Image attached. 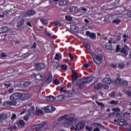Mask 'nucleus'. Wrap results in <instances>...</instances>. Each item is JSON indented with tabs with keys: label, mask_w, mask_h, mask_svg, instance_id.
<instances>
[{
	"label": "nucleus",
	"mask_w": 131,
	"mask_h": 131,
	"mask_svg": "<svg viewBox=\"0 0 131 131\" xmlns=\"http://www.w3.org/2000/svg\"><path fill=\"white\" fill-rule=\"evenodd\" d=\"M76 9H77V7L72 6L69 8V11L71 13H72L73 12H75V11H76Z\"/></svg>",
	"instance_id": "c9c22d12"
},
{
	"label": "nucleus",
	"mask_w": 131,
	"mask_h": 131,
	"mask_svg": "<svg viewBox=\"0 0 131 131\" xmlns=\"http://www.w3.org/2000/svg\"><path fill=\"white\" fill-rule=\"evenodd\" d=\"M96 104H97V105H98V106H100V107H102L103 108V107H105V104H104V103H102V102H100L98 101H96Z\"/></svg>",
	"instance_id": "de8ad7c7"
},
{
	"label": "nucleus",
	"mask_w": 131,
	"mask_h": 131,
	"mask_svg": "<svg viewBox=\"0 0 131 131\" xmlns=\"http://www.w3.org/2000/svg\"><path fill=\"white\" fill-rule=\"evenodd\" d=\"M16 28H17L18 30H23V29H25V26L24 25L17 24L16 25Z\"/></svg>",
	"instance_id": "c756f323"
},
{
	"label": "nucleus",
	"mask_w": 131,
	"mask_h": 131,
	"mask_svg": "<svg viewBox=\"0 0 131 131\" xmlns=\"http://www.w3.org/2000/svg\"><path fill=\"white\" fill-rule=\"evenodd\" d=\"M9 30V27H3L0 28V34L2 33H6V32H8Z\"/></svg>",
	"instance_id": "412c9836"
},
{
	"label": "nucleus",
	"mask_w": 131,
	"mask_h": 131,
	"mask_svg": "<svg viewBox=\"0 0 131 131\" xmlns=\"http://www.w3.org/2000/svg\"><path fill=\"white\" fill-rule=\"evenodd\" d=\"M116 116H117V117H121V118H123V117H124L125 116L124 114L122 113H118V112L116 113Z\"/></svg>",
	"instance_id": "4c0bfd02"
},
{
	"label": "nucleus",
	"mask_w": 131,
	"mask_h": 131,
	"mask_svg": "<svg viewBox=\"0 0 131 131\" xmlns=\"http://www.w3.org/2000/svg\"><path fill=\"white\" fill-rule=\"evenodd\" d=\"M60 92L62 93H65L66 92V86H62L60 88Z\"/></svg>",
	"instance_id": "13d9d810"
},
{
	"label": "nucleus",
	"mask_w": 131,
	"mask_h": 131,
	"mask_svg": "<svg viewBox=\"0 0 131 131\" xmlns=\"http://www.w3.org/2000/svg\"><path fill=\"white\" fill-rule=\"evenodd\" d=\"M123 38H124V42H126V41H127V40L129 38L128 36H126V34H124L123 35Z\"/></svg>",
	"instance_id": "864d4df0"
},
{
	"label": "nucleus",
	"mask_w": 131,
	"mask_h": 131,
	"mask_svg": "<svg viewBox=\"0 0 131 131\" xmlns=\"http://www.w3.org/2000/svg\"><path fill=\"white\" fill-rule=\"evenodd\" d=\"M75 95V92L74 91V89H73L72 91L68 92V97H69V98H73Z\"/></svg>",
	"instance_id": "393cba45"
},
{
	"label": "nucleus",
	"mask_w": 131,
	"mask_h": 131,
	"mask_svg": "<svg viewBox=\"0 0 131 131\" xmlns=\"http://www.w3.org/2000/svg\"><path fill=\"white\" fill-rule=\"evenodd\" d=\"M86 130L87 131H92L93 130V127L90 126V125H86L85 127Z\"/></svg>",
	"instance_id": "c03bdc74"
},
{
	"label": "nucleus",
	"mask_w": 131,
	"mask_h": 131,
	"mask_svg": "<svg viewBox=\"0 0 131 131\" xmlns=\"http://www.w3.org/2000/svg\"><path fill=\"white\" fill-rule=\"evenodd\" d=\"M18 125H20V126H25V122L23 121V120H19L18 123H17Z\"/></svg>",
	"instance_id": "e433bc0d"
},
{
	"label": "nucleus",
	"mask_w": 131,
	"mask_h": 131,
	"mask_svg": "<svg viewBox=\"0 0 131 131\" xmlns=\"http://www.w3.org/2000/svg\"><path fill=\"white\" fill-rule=\"evenodd\" d=\"M62 72H64V71H66L67 70V66H66V64H62L61 66Z\"/></svg>",
	"instance_id": "37998d69"
},
{
	"label": "nucleus",
	"mask_w": 131,
	"mask_h": 131,
	"mask_svg": "<svg viewBox=\"0 0 131 131\" xmlns=\"http://www.w3.org/2000/svg\"><path fill=\"white\" fill-rule=\"evenodd\" d=\"M93 124V125H96V126H98L99 128H101V129H106L105 126H104V125H102L101 123H95Z\"/></svg>",
	"instance_id": "cd10ccee"
},
{
	"label": "nucleus",
	"mask_w": 131,
	"mask_h": 131,
	"mask_svg": "<svg viewBox=\"0 0 131 131\" xmlns=\"http://www.w3.org/2000/svg\"><path fill=\"white\" fill-rule=\"evenodd\" d=\"M110 66H111V67H113L114 69H115V68H117V64L116 63H112L110 64Z\"/></svg>",
	"instance_id": "6e6d98bb"
},
{
	"label": "nucleus",
	"mask_w": 131,
	"mask_h": 131,
	"mask_svg": "<svg viewBox=\"0 0 131 131\" xmlns=\"http://www.w3.org/2000/svg\"><path fill=\"white\" fill-rule=\"evenodd\" d=\"M68 117V115H67V114L62 115V116H61V117H59L58 118L57 121H58V122H60L61 121H63L64 120V119H67Z\"/></svg>",
	"instance_id": "4be33fe9"
},
{
	"label": "nucleus",
	"mask_w": 131,
	"mask_h": 131,
	"mask_svg": "<svg viewBox=\"0 0 131 131\" xmlns=\"http://www.w3.org/2000/svg\"><path fill=\"white\" fill-rule=\"evenodd\" d=\"M122 48V47H121V46L117 45L116 50H115V52L116 53H121Z\"/></svg>",
	"instance_id": "72a5a7b5"
},
{
	"label": "nucleus",
	"mask_w": 131,
	"mask_h": 131,
	"mask_svg": "<svg viewBox=\"0 0 131 131\" xmlns=\"http://www.w3.org/2000/svg\"><path fill=\"white\" fill-rule=\"evenodd\" d=\"M28 116H32L34 114V106H32L29 108L27 113Z\"/></svg>",
	"instance_id": "f3484780"
},
{
	"label": "nucleus",
	"mask_w": 131,
	"mask_h": 131,
	"mask_svg": "<svg viewBox=\"0 0 131 131\" xmlns=\"http://www.w3.org/2000/svg\"><path fill=\"white\" fill-rule=\"evenodd\" d=\"M114 83L116 85H118L119 88H122V86H127L128 83L127 81H125L120 78H117L114 81Z\"/></svg>",
	"instance_id": "f03ea898"
},
{
	"label": "nucleus",
	"mask_w": 131,
	"mask_h": 131,
	"mask_svg": "<svg viewBox=\"0 0 131 131\" xmlns=\"http://www.w3.org/2000/svg\"><path fill=\"white\" fill-rule=\"evenodd\" d=\"M63 99H64V96L62 95H60L55 97V101L60 102V101H62Z\"/></svg>",
	"instance_id": "b1692460"
},
{
	"label": "nucleus",
	"mask_w": 131,
	"mask_h": 131,
	"mask_svg": "<svg viewBox=\"0 0 131 131\" xmlns=\"http://www.w3.org/2000/svg\"><path fill=\"white\" fill-rule=\"evenodd\" d=\"M54 59L55 60H62L61 54L56 53Z\"/></svg>",
	"instance_id": "f704fd0d"
},
{
	"label": "nucleus",
	"mask_w": 131,
	"mask_h": 131,
	"mask_svg": "<svg viewBox=\"0 0 131 131\" xmlns=\"http://www.w3.org/2000/svg\"><path fill=\"white\" fill-rule=\"evenodd\" d=\"M117 124L119 125H121V126H126L127 125V123L126 121L124 119L119 118L117 119Z\"/></svg>",
	"instance_id": "4468645a"
},
{
	"label": "nucleus",
	"mask_w": 131,
	"mask_h": 131,
	"mask_svg": "<svg viewBox=\"0 0 131 131\" xmlns=\"http://www.w3.org/2000/svg\"><path fill=\"white\" fill-rule=\"evenodd\" d=\"M7 129H8V130L13 131V129H17V126L16 125L9 126L8 127Z\"/></svg>",
	"instance_id": "79ce46f5"
},
{
	"label": "nucleus",
	"mask_w": 131,
	"mask_h": 131,
	"mask_svg": "<svg viewBox=\"0 0 131 131\" xmlns=\"http://www.w3.org/2000/svg\"><path fill=\"white\" fill-rule=\"evenodd\" d=\"M102 88L104 89V90H108L109 89V86L107 85V84H103Z\"/></svg>",
	"instance_id": "680f3d73"
},
{
	"label": "nucleus",
	"mask_w": 131,
	"mask_h": 131,
	"mask_svg": "<svg viewBox=\"0 0 131 131\" xmlns=\"http://www.w3.org/2000/svg\"><path fill=\"white\" fill-rule=\"evenodd\" d=\"M125 95H126L129 98H131V92L129 90H127L125 92Z\"/></svg>",
	"instance_id": "5fc2aeb1"
},
{
	"label": "nucleus",
	"mask_w": 131,
	"mask_h": 131,
	"mask_svg": "<svg viewBox=\"0 0 131 131\" xmlns=\"http://www.w3.org/2000/svg\"><path fill=\"white\" fill-rule=\"evenodd\" d=\"M110 104H111V105H117V104H118V101L111 100Z\"/></svg>",
	"instance_id": "09e8293b"
},
{
	"label": "nucleus",
	"mask_w": 131,
	"mask_h": 131,
	"mask_svg": "<svg viewBox=\"0 0 131 131\" xmlns=\"http://www.w3.org/2000/svg\"><path fill=\"white\" fill-rule=\"evenodd\" d=\"M30 84H31V82L29 81H22L17 84V86L19 88H26L30 85Z\"/></svg>",
	"instance_id": "0eeeda50"
},
{
	"label": "nucleus",
	"mask_w": 131,
	"mask_h": 131,
	"mask_svg": "<svg viewBox=\"0 0 131 131\" xmlns=\"http://www.w3.org/2000/svg\"><path fill=\"white\" fill-rule=\"evenodd\" d=\"M83 45H84V46H85V47L86 49H90L91 46H90V44H89L86 42H84Z\"/></svg>",
	"instance_id": "e2e57ef3"
},
{
	"label": "nucleus",
	"mask_w": 131,
	"mask_h": 131,
	"mask_svg": "<svg viewBox=\"0 0 131 131\" xmlns=\"http://www.w3.org/2000/svg\"><path fill=\"white\" fill-rule=\"evenodd\" d=\"M85 35L88 37L89 36L90 38L93 40H95V39H97V36L95 33H91V32L88 31L86 32Z\"/></svg>",
	"instance_id": "9b49d317"
},
{
	"label": "nucleus",
	"mask_w": 131,
	"mask_h": 131,
	"mask_svg": "<svg viewBox=\"0 0 131 131\" xmlns=\"http://www.w3.org/2000/svg\"><path fill=\"white\" fill-rule=\"evenodd\" d=\"M115 96H116V93H115V91H113L109 94V97H110L111 98H114Z\"/></svg>",
	"instance_id": "49530a36"
},
{
	"label": "nucleus",
	"mask_w": 131,
	"mask_h": 131,
	"mask_svg": "<svg viewBox=\"0 0 131 131\" xmlns=\"http://www.w3.org/2000/svg\"><path fill=\"white\" fill-rule=\"evenodd\" d=\"M31 98V94L29 93H25L23 94L21 102H25V101H27L29 99Z\"/></svg>",
	"instance_id": "2eb2a0df"
},
{
	"label": "nucleus",
	"mask_w": 131,
	"mask_h": 131,
	"mask_svg": "<svg viewBox=\"0 0 131 131\" xmlns=\"http://www.w3.org/2000/svg\"><path fill=\"white\" fill-rule=\"evenodd\" d=\"M72 81L74 82L78 79V75L77 74V73H74V74H73V75H72Z\"/></svg>",
	"instance_id": "a878e982"
},
{
	"label": "nucleus",
	"mask_w": 131,
	"mask_h": 131,
	"mask_svg": "<svg viewBox=\"0 0 131 131\" xmlns=\"http://www.w3.org/2000/svg\"><path fill=\"white\" fill-rule=\"evenodd\" d=\"M94 87L96 90H100V89H102V88H103V84L99 83L97 84L96 86L95 85Z\"/></svg>",
	"instance_id": "58836bf2"
},
{
	"label": "nucleus",
	"mask_w": 131,
	"mask_h": 131,
	"mask_svg": "<svg viewBox=\"0 0 131 131\" xmlns=\"http://www.w3.org/2000/svg\"><path fill=\"white\" fill-rule=\"evenodd\" d=\"M45 34H46V35H47V36H49L50 38H53V36H52V34L50 33L48 31H45Z\"/></svg>",
	"instance_id": "3c124183"
},
{
	"label": "nucleus",
	"mask_w": 131,
	"mask_h": 131,
	"mask_svg": "<svg viewBox=\"0 0 131 131\" xmlns=\"http://www.w3.org/2000/svg\"><path fill=\"white\" fill-rule=\"evenodd\" d=\"M28 56H29V54H28V52H27L26 53H25V54L22 55L23 58H27V57H28Z\"/></svg>",
	"instance_id": "774afa93"
},
{
	"label": "nucleus",
	"mask_w": 131,
	"mask_h": 131,
	"mask_svg": "<svg viewBox=\"0 0 131 131\" xmlns=\"http://www.w3.org/2000/svg\"><path fill=\"white\" fill-rule=\"evenodd\" d=\"M126 66L125 62H120L118 64V68L120 69H123V68H125Z\"/></svg>",
	"instance_id": "bb28decb"
},
{
	"label": "nucleus",
	"mask_w": 131,
	"mask_h": 131,
	"mask_svg": "<svg viewBox=\"0 0 131 131\" xmlns=\"http://www.w3.org/2000/svg\"><path fill=\"white\" fill-rule=\"evenodd\" d=\"M8 118V116L5 114H0V122H3L5 119Z\"/></svg>",
	"instance_id": "5701e85b"
},
{
	"label": "nucleus",
	"mask_w": 131,
	"mask_h": 131,
	"mask_svg": "<svg viewBox=\"0 0 131 131\" xmlns=\"http://www.w3.org/2000/svg\"><path fill=\"white\" fill-rule=\"evenodd\" d=\"M54 83L57 85V84H59L60 81L58 80V79H56L54 81Z\"/></svg>",
	"instance_id": "338daca9"
},
{
	"label": "nucleus",
	"mask_w": 131,
	"mask_h": 131,
	"mask_svg": "<svg viewBox=\"0 0 131 131\" xmlns=\"http://www.w3.org/2000/svg\"><path fill=\"white\" fill-rule=\"evenodd\" d=\"M112 111H114V112H120V108L119 107L112 108Z\"/></svg>",
	"instance_id": "603ef678"
},
{
	"label": "nucleus",
	"mask_w": 131,
	"mask_h": 131,
	"mask_svg": "<svg viewBox=\"0 0 131 131\" xmlns=\"http://www.w3.org/2000/svg\"><path fill=\"white\" fill-rule=\"evenodd\" d=\"M10 16H11L10 11H3L2 14H0V21H3L5 19H7Z\"/></svg>",
	"instance_id": "39448f33"
},
{
	"label": "nucleus",
	"mask_w": 131,
	"mask_h": 131,
	"mask_svg": "<svg viewBox=\"0 0 131 131\" xmlns=\"http://www.w3.org/2000/svg\"><path fill=\"white\" fill-rule=\"evenodd\" d=\"M93 80V77H85L82 79L77 80L76 81L77 85H84L86 83L91 82Z\"/></svg>",
	"instance_id": "f257e3e1"
},
{
	"label": "nucleus",
	"mask_w": 131,
	"mask_h": 131,
	"mask_svg": "<svg viewBox=\"0 0 131 131\" xmlns=\"http://www.w3.org/2000/svg\"><path fill=\"white\" fill-rule=\"evenodd\" d=\"M37 46V44L36 42H34L33 44V46L31 47V49H36V46Z\"/></svg>",
	"instance_id": "0e129e2a"
},
{
	"label": "nucleus",
	"mask_w": 131,
	"mask_h": 131,
	"mask_svg": "<svg viewBox=\"0 0 131 131\" xmlns=\"http://www.w3.org/2000/svg\"><path fill=\"white\" fill-rule=\"evenodd\" d=\"M129 50V47L127 45H124V47H122L121 50V53L124 54L125 56H127L128 54V51Z\"/></svg>",
	"instance_id": "1a4fd4ad"
},
{
	"label": "nucleus",
	"mask_w": 131,
	"mask_h": 131,
	"mask_svg": "<svg viewBox=\"0 0 131 131\" xmlns=\"http://www.w3.org/2000/svg\"><path fill=\"white\" fill-rule=\"evenodd\" d=\"M46 77L45 75L41 74V79H40V80H41V81L46 80Z\"/></svg>",
	"instance_id": "69168bd1"
},
{
	"label": "nucleus",
	"mask_w": 131,
	"mask_h": 131,
	"mask_svg": "<svg viewBox=\"0 0 131 131\" xmlns=\"http://www.w3.org/2000/svg\"><path fill=\"white\" fill-rule=\"evenodd\" d=\"M55 110H56V108L52 105L47 106L45 108V111L46 113H53Z\"/></svg>",
	"instance_id": "f8f14e48"
},
{
	"label": "nucleus",
	"mask_w": 131,
	"mask_h": 131,
	"mask_svg": "<svg viewBox=\"0 0 131 131\" xmlns=\"http://www.w3.org/2000/svg\"><path fill=\"white\" fill-rule=\"evenodd\" d=\"M46 65L43 63H38L35 64V69L37 71H40L42 69H45Z\"/></svg>",
	"instance_id": "6e6552de"
},
{
	"label": "nucleus",
	"mask_w": 131,
	"mask_h": 131,
	"mask_svg": "<svg viewBox=\"0 0 131 131\" xmlns=\"http://www.w3.org/2000/svg\"><path fill=\"white\" fill-rule=\"evenodd\" d=\"M89 26H82L81 27V31H84V30H86V29H88V28H89Z\"/></svg>",
	"instance_id": "052dcab7"
},
{
	"label": "nucleus",
	"mask_w": 131,
	"mask_h": 131,
	"mask_svg": "<svg viewBox=\"0 0 131 131\" xmlns=\"http://www.w3.org/2000/svg\"><path fill=\"white\" fill-rule=\"evenodd\" d=\"M102 60H103V54H98L96 56V58L93 59L95 63L98 65L101 64V63H102Z\"/></svg>",
	"instance_id": "423d86ee"
},
{
	"label": "nucleus",
	"mask_w": 131,
	"mask_h": 131,
	"mask_svg": "<svg viewBox=\"0 0 131 131\" xmlns=\"http://www.w3.org/2000/svg\"><path fill=\"white\" fill-rule=\"evenodd\" d=\"M46 100L47 101H49L50 102H53V101H55V97L50 95L49 96L46 97Z\"/></svg>",
	"instance_id": "7c9ffc66"
},
{
	"label": "nucleus",
	"mask_w": 131,
	"mask_h": 131,
	"mask_svg": "<svg viewBox=\"0 0 131 131\" xmlns=\"http://www.w3.org/2000/svg\"><path fill=\"white\" fill-rule=\"evenodd\" d=\"M52 66H53V69L54 70L60 68V64H59V63L57 62H53Z\"/></svg>",
	"instance_id": "c85d7f7f"
},
{
	"label": "nucleus",
	"mask_w": 131,
	"mask_h": 131,
	"mask_svg": "<svg viewBox=\"0 0 131 131\" xmlns=\"http://www.w3.org/2000/svg\"><path fill=\"white\" fill-rule=\"evenodd\" d=\"M15 105H17V102L12 100L11 101H5L3 103V106H4L5 107H9L10 106H15Z\"/></svg>",
	"instance_id": "9d476101"
},
{
	"label": "nucleus",
	"mask_w": 131,
	"mask_h": 131,
	"mask_svg": "<svg viewBox=\"0 0 131 131\" xmlns=\"http://www.w3.org/2000/svg\"><path fill=\"white\" fill-rule=\"evenodd\" d=\"M25 22V19L24 18H22L20 19V20L17 23V24H20L21 25H24V23Z\"/></svg>",
	"instance_id": "4d7b16f0"
},
{
	"label": "nucleus",
	"mask_w": 131,
	"mask_h": 131,
	"mask_svg": "<svg viewBox=\"0 0 131 131\" xmlns=\"http://www.w3.org/2000/svg\"><path fill=\"white\" fill-rule=\"evenodd\" d=\"M69 3H70V2H69V0H62L59 2L58 5L60 6V7H62V6H66V5H68Z\"/></svg>",
	"instance_id": "6ab92c4d"
},
{
	"label": "nucleus",
	"mask_w": 131,
	"mask_h": 131,
	"mask_svg": "<svg viewBox=\"0 0 131 131\" xmlns=\"http://www.w3.org/2000/svg\"><path fill=\"white\" fill-rule=\"evenodd\" d=\"M53 81V77L52 76H50L49 77H48L47 80L46 81V82L47 83H50Z\"/></svg>",
	"instance_id": "ea45409f"
},
{
	"label": "nucleus",
	"mask_w": 131,
	"mask_h": 131,
	"mask_svg": "<svg viewBox=\"0 0 131 131\" xmlns=\"http://www.w3.org/2000/svg\"><path fill=\"white\" fill-rule=\"evenodd\" d=\"M76 120V119L74 118V117H69L66 120V124H68V125H71L72 123H73L74 121H75Z\"/></svg>",
	"instance_id": "dca6fc26"
},
{
	"label": "nucleus",
	"mask_w": 131,
	"mask_h": 131,
	"mask_svg": "<svg viewBox=\"0 0 131 131\" xmlns=\"http://www.w3.org/2000/svg\"><path fill=\"white\" fill-rule=\"evenodd\" d=\"M23 94L20 93H15L10 96V99L11 101H17L20 100L22 101Z\"/></svg>",
	"instance_id": "20e7f679"
},
{
	"label": "nucleus",
	"mask_w": 131,
	"mask_h": 131,
	"mask_svg": "<svg viewBox=\"0 0 131 131\" xmlns=\"http://www.w3.org/2000/svg\"><path fill=\"white\" fill-rule=\"evenodd\" d=\"M35 115H38L39 116L43 115V111L40 109H38L37 107H36Z\"/></svg>",
	"instance_id": "aec40b11"
},
{
	"label": "nucleus",
	"mask_w": 131,
	"mask_h": 131,
	"mask_svg": "<svg viewBox=\"0 0 131 131\" xmlns=\"http://www.w3.org/2000/svg\"><path fill=\"white\" fill-rule=\"evenodd\" d=\"M105 48L107 50H112V45L111 43H106L105 45Z\"/></svg>",
	"instance_id": "a19ab883"
},
{
	"label": "nucleus",
	"mask_w": 131,
	"mask_h": 131,
	"mask_svg": "<svg viewBox=\"0 0 131 131\" xmlns=\"http://www.w3.org/2000/svg\"><path fill=\"white\" fill-rule=\"evenodd\" d=\"M40 21L43 25H47L48 24V20L45 19H41Z\"/></svg>",
	"instance_id": "8fccbe9b"
},
{
	"label": "nucleus",
	"mask_w": 131,
	"mask_h": 131,
	"mask_svg": "<svg viewBox=\"0 0 131 131\" xmlns=\"http://www.w3.org/2000/svg\"><path fill=\"white\" fill-rule=\"evenodd\" d=\"M113 23H115L117 25H118L120 23V20L119 19H115L113 21Z\"/></svg>",
	"instance_id": "bf43d9fd"
},
{
	"label": "nucleus",
	"mask_w": 131,
	"mask_h": 131,
	"mask_svg": "<svg viewBox=\"0 0 131 131\" xmlns=\"http://www.w3.org/2000/svg\"><path fill=\"white\" fill-rule=\"evenodd\" d=\"M33 75L34 77H35L36 79H37V80H40V79H41V74H36L35 73H33Z\"/></svg>",
	"instance_id": "473e14b6"
},
{
	"label": "nucleus",
	"mask_w": 131,
	"mask_h": 131,
	"mask_svg": "<svg viewBox=\"0 0 131 131\" xmlns=\"http://www.w3.org/2000/svg\"><path fill=\"white\" fill-rule=\"evenodd\" d=\"M70 29L72 30V31L75 32L76 33H78V31L79 30L78 27L75 25H71Z\"/></svg>",
	"instance_id": "a211bd4d"
},
{
	"label": "nucleus",
	"mask_w": 131,
	"mask_h": 131,
	"mask_svg": "<svg viewBox=\"0 0 131 131\" xmlns=\"http://www.w3.org/2000/svg\"><path fill=\"white\" fill-rule=\"evenodd\" d=\"M85 126V122L83 121H80L76 125V127H74L73 128H71V129H74L75 130H81L83 129Z\"/></svg>",
	"instance_id": "7ed1b4c3"
},
{
	"label": "nucleus",
	"mask_w": 131,
	"mask_h": 131,
	"mask_svg": "<svg viewBox=\"0 0 131 131\" xmlns=\"http://www.w3.org/2000/svg\"><path fill=\"white\" fill-rule=\"evenodd\" d=\"M103 82H104V83H106L107 84H110V83H111V79L105 77L103 79Z\"/></svg>",
	"instance_id": "2f4dec72"
},
{
	"label": "nucleus",
	"mask_w": 131,
	"mask_h": 131,
	"mask_svg": "<svg viewBox=\"0 0 131 131\" xmlns=\"http://www.w3.org/2000/svg\"><path fill=\"white\" fill-rule=\"evenodd\" d=\"M66 19L67 21H69L70 22H71V21L73 20L72 17L69 15H66Z\"/></svg>",
	"instance_id": "a18cd8bd"
},
{
	"label": "nucleus",
	"mask_w": 131,
	"mask_h": 131,
	"mask_svg": "<svg viewBox=\"0 0 131 131\" xmlns=\"http://www.w3.org/2000/svg\"><path fill=\"white\" fill-rule=\"evenodd\" d=\"M36 14V12L34 11L33 9H31L28 10L26 13H25L24 15L25 17H31V16H33Z\"/></svg>",
	"instance_id": "ddd939ff"
}]
</instances>
